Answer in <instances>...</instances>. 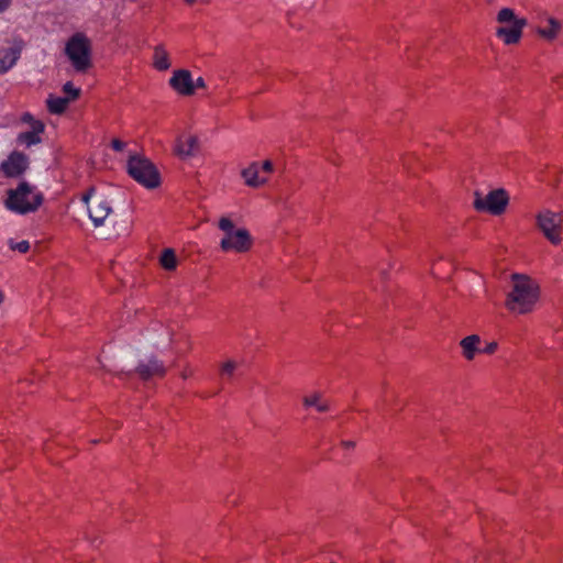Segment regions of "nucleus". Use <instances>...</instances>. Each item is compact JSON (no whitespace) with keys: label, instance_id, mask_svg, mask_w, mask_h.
<instances>
[{"label":"nucleus","instance_id":"obj_9","mask_svg":"<svg viewBox=\"0 0 563 563\" xmlns=\"http://www.w3.org/2000/svg\"><path fill=\"white\" fill-rule=\"evenodd\" d=\"M29 157L18 151H13L5 161L1 163V170L7 177H18L29 168Z\"/></svg>","mask_w":563,"mask_h":563},{"label":"nucleus","instance_id":"obj_31","mask_svg":"<svg viewBox=\"0 0 563 563\" xmlns=\"http://www.w3.org/2000/svg\"><path fill=\"white\" fill-rule=\"evenodd\" d=\"M194 85H195V89L196 88H205L206 87V82H205V79L202 77H198L196 79V81H194Z\"/></svg>","mask_w":563,"mask_h":563},{"label":"nucleus","instance_id":"obj_26","mask_svg":"<svg viewBox=\"0 0 563 563\" xmlns=\"http://www.w3.org/2000/svg\"><path fill=\"white\" fill-rule=\"evenodd\" d=\"M22 122L30 124V129L34 126V123H42L33 118V115L29 112L24 113L21 118Z\"/></svg>","mask_w":563,"mask_h":563},{"label":"nucleus","instance_id":"obj_15","mask_svg":"<svg viewBox=\"0 0 563 563\" xmlns=\"http://www.w3.org/2000/svg\"><path fill=\"white\" fill-rule=\"evenodd\" d=\"M241 176L244 179L245 185L252 188H257L267 183V178L260 176V165L254 162L249 167L241 172Z\"/></svg>","mask_w":563,"mask_h":563},{"label":"nucleus","instance_id":"obj_27","mask_svg":"<svg viewBox=\"0 0 563 563\" xmlns=\"http://www.w3.org/2000/svg\"><path fill=\"white\" fill-rule=\"evenodd\" d=\"M111 146L114 151L121 152L125 147V143L119 139H114L111 142Z\"/></svg>","mask_w":563,"mask_h":563},{"label":"nucleus","instance_id":"obj_20","mask_svg":"<svg viewBox=\"0 0 563 563\" xmlns=\"http://www.w3.org/2000/svg\"><path fill=\"white\" fill-rule=\"evenodd\" d=\"M303 406L306 407H316V409L320 412H325L330 409V405L328 401L322 400L320 393H314L310 396H306L302 399Z\"/></svg>","mask_w":563,"mask_h":563},{"label":"nucleus","instance_id":"obj_8","mask_svg":"<svg viewBox=\"0 0 563 563\" xmlns=\"http://www.w3.org/2000/svg\"><path fill=\"white\" fill-rule=\"evenodd\" d=\"M537 225L552 244L561 243L562 217L560 213L550 210L541 211L537 216Z\"/></svg>","mask_w":563,"mask_h":563},{"label":"nucleus","instance_id":"obj_36","mask_svg":"<svg viewBox=\"0 0 563 563\" xmlns=\"http://www.w3.org/2000/svg\"><path fill=\"white\" fill-rule=\"evenodd\" d=\"M3 296L0 294V303L2 302Z\"/></svg>","mask_w":563,"mask_h":563},{"label":"nucleus","instance_id":"obj_6","mask_svg":"<svg viewBox=\"0 0 563 563\" xmlns=\"http://www.w3.org/2000/svg\"><path fill=\"white\" fill-rule=\"evenodd\" d=\"M128 173L139 184L153 189L159 185V174L155 165L146 157L131 155L128 161Z\"/></svg>","mask_w":563,"mask_h":563},{"label":"nucleus","instance_id":"obj_34","mask_svg":"<svg viewBox=\"0 0 563 563\" xmlns=\"http://www.w3.org/2000/svg\"><path fill=\"white\" fill-rule=\"evenodd\" d=\"M185 1H186L187 3H189V4H192V3H195L197 0H185Z\"/></svg>","mask_w":563,"mask_h":563},{"label":"nucleus","instance_id":"obj_23","mask_svg":"<svg viewBox=\"0 0 563 563\" xmlns=\"http://www.w3.org/2000/svg\"><path fill=\"white\" fill-rule=\"evenodd\" d=\"M238 368V363L235 361L229 360L221 366V374L223 376H227L228 378H231L234 374V372Z\"/></svg>","mask_w":563,"mask_h":563},{"label":"nucleus","instance_id":"obj_28","mask_svg":"<svg viewBox=\"0 0 563 563\" xmlns=\"http://www.w3.org/2000/svg\"><path fill=\"white\" fill-rule=\"evenodd\" d=\"M496 350H497V343L490 342L485 346V349L482 352L486 353V354H493Z\"/></svg>","mask_w":563,"mask_h":563},{"label":"nucleus","instance_id":"obj_19","mask_svg":"<svg viewBox=\"0 0 563 563\" xmlns=\"http://www.w3.org/2000/svg\"><path fill=\"white\" fill-rule=\"evenodd\" d=\"M549 27H538L537 33L547 41H553L559 35L562 25L561 22L552 16L547 19Z\"/></svg>","mask_w":563,"mask_h":563},{"label":"nucleus","instance_id":"obj_18","mask_svg":"<svg viewBox=\"0 0 563 563\" xmlns=\"http://www.w3.org/2000/svg\"><path fill=\"white\" fill-rule=\"evenodd\" d=\"M153 66L161 71L170 67L169 55L162 44L154 47Z\"/></svg>","mask_w":563,"mask_h":563},{"label":"nucleus","instance_id":"obj_10","mask_svg":"<svg viewBox=\"0 0 563 563\" xmlns=\"http://www.w3.org/2000/svg\"><path fill=\"white\" fill-rule=\"evenodd\" d=\"M170 87L183 96H191L195 93V85L191 73L187 69L175 70L169 79Z\"/></svg>","mask_w":563,"mask_h":563},{"label":"nucleus","instance_id":"obj_16","mask_svg":"<svg viewBox=\"0 0 563 563\" xmlns=\"http://www.w3.org/2000/svg\"><path fill=\"white\" fill-rule=\"evenodd\" d=\"M89 218L96 228L103 225L104 220L112 211L110 203L107 200H101L93 208H89Z\"/></svg>","mask_w":563,"mask_h":563},{"label":"nucleus","instance_id":"obj_17","mask_svg":"<svg viewBox=\"0 0 563 563\" xmlns=\"http://www.w3.org/2000/svg\"><path fill=\"white\" fill-rule=\"evenodd\" d=\"M479 343L481 338L477 334H471L461 340L462 354L467 361L474 360L476 353L481 351L478 349Z\"/></svg>","mask_w":563,"mask_h":563},{"label":"nucleus","instance_id":"obj_33","mask_svg":"<svg viewBox=\"0 0 563 563\" xmlns=\"http://www.w3.org/2000/svg\"><path fill=\"white\" fill-rule=\"evenodd\" d=\"M342 445L347 449V450H351L355 446V442L353 441H342Z\"/></svg>","mask_w":563,"mask_h":563},{"label":"nucleus","instance_id":"obj_7","mask_svg":"<svg viewBox=\"0 0 563 563\" xmlns=\"http://www.w3.org/2000/svg\"><path fill=\"white\" fill-rule=\"evenodd\" d=\"M508 201L509 197L506 190L501 188L489 191L485 197L476 191L474 208L477 211H487L494 216H499L506 210Z\"/></svg>","mask_w":563,"mask_h":563},{"label":"nucleus","instance_id":"obj_13","mask_svg":"<svg viewBox=\"0 0 563 563\" xmlns=\"http://www.w3.org/2000/svg\"><path fill=\"white\" fill-rule=\"evenodd\" d=\"M198 150V137L195 135H180L177 137L174 152L180 158H188Z\"/></svg>","mask_w":563,"mask_h":563},{"label":"nucleus","instance_id":"obj_30","mask_svg":"<svg viewBox=\"0 0 563 563\" xmlns=\"http://www.w3.org/2000/svg\"><path fill=\"white\" fill-rule=\"evenodd\" d=\"M93 192H95V188H93V187H91V188H89V189H88V191L82 196V201H84L86 205H88V202H89V200H90V198H91V196H92V194H93Z\"/></svg>","mask_w":563,"mask_h":563},{"label":"nucleus","instance_id":"obj_5","mask_svg":"<svg viewBox=\"0 0 563 563\" xmlns=\"http://www.w3.org/2000/svg\"><path fill=\"white\" fill-rule=\"evenodd\" d=\"M65 53L77 71H85L91 66V42L84 33L70 36Z\"/></svg>","mask_w":563,"mask_h":563},{"label":"nucleus","instance_id":"obj_14","mask_svg":"<svg viewBox=\"0 0 563 563\" xmlns=\"http://www.w3.org/2000/svg\"><path fill=\"white\" fill-rule=\"evenodd\" d=\"M44 132L43 123H34V126L29 131L21 132L16 136V143L30 147L42 142L41 134Z\"/></svg>","mask_w":563,"mask_h":563},{"label":"nucleus","instance_id":"obj_35","mask_svg":"<svg viewBox=\"0 0 563 563\" xmlns=\"http://www.w3.org/2000/svg\"><path fill=\"white\" fill-rule=\"evenodd\" d=\"M181 377H183V378H187V377H188V374H187L186 372H184V373L181 374Z\"/></svg>","mask_w":563,"mask_h":563},{"label":"nucleus","instance_id":"obj_22","mask_svg":"<svg viewBox=\"0 0 563 563\" xmlns=\"http://www.w3.org/2000/svg\"><path fill=\"white\" fill-rule=\"evenodd\" d=\"M161 265L167 269L173 271L177 266V257L172 249H166L163 251L161 258H159Z\"/></svg>","mask_w":563,"mask_h":563},{"label":"nucleus","instance_id":"obj_21","mask_svg":"<svg viewBox=\"0 0 563 563\" xmlns=\"http://www.w3.org/2000/svg\"><path fill=\"white\" fill-rule=\"evenodd\" d=\"M46 103H47V108H48L49 112L55 113V114H60L67 108V106L69 103V99L65 98V97H57V96L51 95L47 98Z\"/></svg>","mask_w":563,"mask_h":563},{"label":"nucleus","instance_id":"obj_1","mask_svg":"<svg viewBox=\"0 0 563 563\" xmlns=\"http://www.w3.org/2000/svg\"><path fill=\"white\" fill-rule=\"evenodd\" d=\"M539 299V286L527 275L512 274L511 289L507 294L505 306L515 313L526 314L533 310Z\"/></svg>","mask_w":563,"mask_h":563},{"label":"nucleus","instance_id":"obj_4","mask_svg":"<svg viewBox=\"0 0 563 563\" xmlns=\"http://www.w3.org/2000/svg\"><path fill=\"white\" fill-rule=\"evenodd\" d=\"M496 21L500 24L496 29V36L506 45L517 44L520 41L522 30L527 25L525 18H518L510 8H503L498 11Z\"/></svg>","mask_w":563,"mask_h":563},{"label":"nucleus","instance_id":"obj_25","mask_svg":"<svg viewBox=\"0 0 563 563\" xmlns=\"http://www.w3.org/2000/svg\"><path fill=\"white\" fill-rule=\"evenodd\" d=\"M10 249L20 253H26L30 250V243L27 241H21L14 243L12 240L9 242Z\"/></svg>","mask_w":563,"mask_h":563},{"label":"nucleus","instance_id":"obj_2","mask_svg":"<svg viewBox=\"0 0 563 563\" xmlns=\"http://www.w3.org/2000/svg\"><path fill=\"white\" fill-rule=\"evenodd\" d=\"M43 202V195L26 181L8 191L5 207L20 214L35 211Z\"/></svg>","mask_w":563,"mask_h":563},{"label":"nucleus","instance_id":"obj_11","mask_svg":"<svg viewBox=\"0 0 563 563\" xmlns=\"http://www.w3.org/2000/svg\"><path fill=\"white\" fill-rule=\"evenodd\" d=\"M135 373L141 379L147 380L155 376H164L166 368L162 361L155 356H151L147 360L139 362Z\"/></svg>","mask_w":563,"mask_h":563},{"label":"nucleus","instance_id":"obj_32","mask_svg":"<svg viewBox=\"0 0 563 563\" xmlns=\"http://www.w3.org/2000/svg\"><path fill=\"white\" fill-rule=\"evenodd\" d=\"M11 3V0H0V13L5 11Z\"/></svg>","mask_w":563,"mask_h":563},{"label":"nucleus","instance_id":"obj_12","mask_svg":"<svg viewBox=\"0 0 563 563\" xmlns=\"http://www.w3.org/2000/svg\"><path fill=\"white\" fill-rule=\"evenodd\" d=\"M22 43L14 42L10 47L0 48V75L9 71L19 60L22 52Z\"/></svg>","mask_w":563,"mask_h":563},{"label":"nucleus","instance_id":"obj_29","mask_svg":"<svg viewBox=\"0 0 563 563\" xmlns=\"http://www.w3.org/2000/svg\"><path fill=\"white\" fill-rule=\"evenodd\" d=\"M262 170L266 172V173H272L273 172V163L271 161H265L263 164H262Z\"/></svg>","mask_w":563,"mask_h":563},{"label":"nucleus","instance_id":"obj_3","mask_svg":"<svg viewBox=\"0 0 563 563\" xmlns=\"http://www.w3.org/2000/svg\"><path fill=\"white\" fill-rule=\"evenodd\" d=\"M219 229L223 232L220 241L222 251L245 253L252 247L253 239L250 232L244 228L236 229L229 218L222 217L219 220Z\"/></svg>","mask_w":563,"mask_h":563},{"label":"nucleus","instance_id":"obj_24","mask_svg":"<svg viewBox=\"0 0 563 563\" xmlns=\"http://www.w3.org/2000/svg\"><path fill=\"white\" fill-rule=\"evenodd\" d=\"M63 91L67 95L66 98L69 99V101L75 100L78 98L80 90L78 88H75L74 85L70 81H67L63 86Z\"/></svg>","mask_w":563,"mask_h":563}]
</instances>
